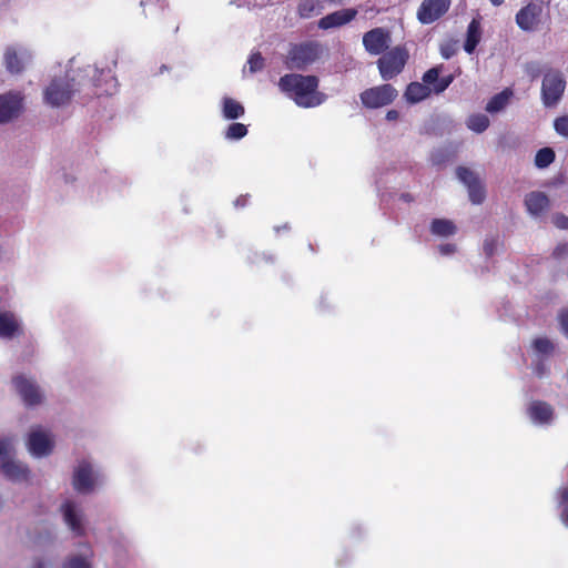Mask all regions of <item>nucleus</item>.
<instances>
[{
    "mask_svg": "<svg viewBox=\"0 0 568 568\" xmlns=\"http://www.w3.org/2000/svg\"><path fill=\"white\" fill-rule=\"evenodd\" d=\"M318 84V78L312 74L288 73L278 80L280 90L305 109L318 106L325 101V94L317 91Z\"/></svg>",
    "mask_w": 568,
    "mask_h": 568,
    "instance_id": "obj_1",
    "label": "nucleus"
},
{
    "mask_svg": "<svg viewBox=\"0 0 568 568\" xmlns=\"http://www.w3.org/2000/svg\"><path fill=\"white\" fill-rule=\"evenodd\" d=\"M323 53L320 42L307 40L300 43H292L285 58V65L290 70L305 71L316 62Z\"/></svg>",
    "mask_w": 568,
    "mask_h": 568,
    "instance_id": "obj_2",
    "label": "nucleus"
},
{
    "mask_svg": "<svg viewBox=\"0 0 568 568\" xmlns=\"http://www.w3.org/2000/svg\"><path fill=\"white\" fill-rule=\"evenodd\" d=\"M409 52L405 45H397L383 53L377 60V68L383 80L388 81L403 72Z\"/></svg>",
    "mask_w": 568,
    "mask_h": 568,
    "instance_id": "obj_3",
    "label": "nucleus"
},
{
    "mask_svg": "<svg viewBox=\"0 0 568 568\" xmlns=\"http://www.w3.org/2000/svg\"><path fill=\"white\" fill-rule=\"evenodd\" d=\"M78 91L74 79L68 75L54 78L44 91V100L52 106L64 105L70 102L74 92Z\"/></svg>",
    "mask_w": 568,
    "mask_h": 568,
    "instance_id": "obj_4",
    "label": "nucleus"
},
{
    "mask_svg": "<svg viewBox=\"0 0 568 568\" xmlns=\"http://www.w3.org/2000/svg\"><path fill=\"white\" fill-rule=\"evenodd\" d=\"M566 80L559 70H548L544 73L541 99L546 106H555L564 95Z\"/></svg>",
    "mask_w": 568,
    "mask_h": 568,
    "instance_id": "obj_5",
    "label": "nucleus"
},
{
    "mask_svg": "<svg viewBox=\"0 0 568 568\" xmlns=\"http://www.w3.org/2000/svg\"><path fill=\"white\" fill-rule=\"evenodd\" d=\"M397 94V90L392 84L386 83L364 90L359 98L365 108L379 109L393 103Z\"/></svg>",
    "mask_w": 568,
    "mask_h": 568,
    "instance_id": "obj_6",
    "label": "nucleus"
},
{
    "mask_svg": "<svg viewBox=\"0 0 568 568\" xmlns=\"http://www.w3.org/2000/svg\"><path fill=\"white\" fill-rule=\"evenodd\" d=\"M458 179L467 186L469 200L473 204H481L486 199V190L478 175L465 166L456 170Z\"/></svg>",
    "mask_w": 568,
    "mask_h": 568,
    "instance_id": "obj_7",
    "label": "nucleus"
},
{
    "mask_svg": "<svg viewBox=\"0 0 568 568\" xmlns=\"http://www.w3.org/2000/svg\"><path fill=\"white\" fill-rule=\"evenodd\" d=\"M450 0H423L417 19L423 24H430L442 18L449 9Z\"/></svg>",
    "mask_w": 568,
    "mask_h": 568,
    "instance_id": "obj_8",
    "label": "nucleus"
},
{
    "mask_svg": "<svg viewBox=\"0 0 568 568\" xmlns=\"http://www.w3.org/2000/svg\"><path fill=\"white\" fill-rule=\"evenodd\" d=\"M27 446L31 455L43 457L52 453L54 443L47 432L37 428L30 432Z\"/></svg>",
    "mask_w": 568,
    "mask_h": 568,
    "instance_id": "obj_9",
    "label": "nucleus"
},
{
    "mask_svg": "<svg viewBox=\"0 0 568 568\" xmlns=\"http://www.w3.org/2000/svg\"><path fill=\"white\" fill-rule=\"evenodd\" d=\"M542 4L539 1L529 2L516 14V23L524 31H532L540 21Z\"/></svg>",
    "mask_w": 568,
    "mask_h": 568,
    "instance_id": "obj_10",
    "label": "nucleus"
},
{
    "mask_svg": "<svg viewBox=\"0 0 568 568\" xmlns=\"http://www.w3.org/2000/svg\"><path fill=\"white\" fill-rule=\"evenodd\" d=\"M12 382L18 394L27 406L30 407L41 404L43 395L34 382L26 378L24 376H17Z\"/></svg>",
    "mask_w": 568,
    "mask_h": 568,
    "instance_id": "obj_11",
    "label": "nucleus"
},
{
    "mask_svg": "<svg viewBox=\"0 0 568 568\" xmlns=\"http://www.w3.org/2000/svg\"><path fill=\"white\" fill-rule=\"evenodd\" d=\"M390 41L389 32L383 28H375L367 31L363 37V44L371 54L384 53Z\"/></svg>",
    "mask_w": 568,
    "mask_h": 568,
    "instance_id": "obj_12",
    "label": "nucleus"
},
{
    "mask_svg": "<svg viewBox=\"0 0 568 568\" xmlns=\"http://www.w3.org/2000/svg\"><path fill=\"white\" fill-rule=\"evenodd\" d=\"M22 109L20 93L8 92L0 95V124L17 118Z\"/></svg>",
    "mask_w": 568,
    "mask_h": 568,
    "instance_id": "obj_13",
    "label": "nucleus"
},
{
    "mask_svg": "<svg viewBox=\"0 0 568 568\" xmlns=\"http://www.w3.org/2000/svg\"><path fill=\"white\" fill-rule=\"evenodd\" d=\"M356 16L357 10L354 8L337 10L321 18L318 21V28L323 30L338 28L349 23Z\"/></svg>",
    "mask_w": 568,
    "mask_h": 568,
    "instance_id": "obj_14",
    "label": "nucleus"
},
{
    "mask_svg": "<svg viewBox=\"0 0 568 568\" xmlns=\"http://www.w3.org/2000/svg\"><path fill=\"white\" fill-rule=\"evenodd\" d=\"M524 203L527 212L534 217L541 216L550 207L549 197L541 191H532L526 194Z\"/></svg>",
    "mask_w": 568,
    "mask_h": 568,
    "instance_id": "obj_15",
    "label": "nucleus"
},
{
    "mask_svg": "<svg viewBox=\"0 0 568 568\" xmlns=\"http://www.w3.org/2000/svg\"><path fill=\"white\" fill-rule=\"evenodd\" d=\"M73 487L79 493H90L94 487L92 467L88 462H82L73 474Z\"/></svg>",
    "mask_w": 568,
    "mask_h": 568,
    "instance_id": "obj_16",
    "label": "nucleus"
},
{
    "mask_svg": "<svg viewBox=\"0 0 568 568\" xmlns=\"http://www.w3.org/2000/svg\"><path fill=\"white\" fill-rule=\"evenodd\" d=\"M0 470L9 480L26 481L29 479L30 470L27 465L18 463L13 459L2 460Z\"/></svg>",
    "mask_w": 568,
    "mask_h": 568,
    "instance_id": "obj_17",
    "label": "nucleus"
},
{
    "mask_svg": "<svg viewBox=\"0 0 568 568\" xmlns=\"http://www.w3.org/2000/svg\"><path fill=\"white\" fill-rule=\"evenodd\" d=\"M440 68L434 67L427 70L423 75V82L426 84H433L432 91L436 94L444 92L453 82L454 77L452 74L439 79Z\"/></svg>",
    "mask_w": 568,
    "mask_h": 568,
    "instance_id": "obj_18",
    "label": "nucleus"
},
{
    "mask_svg": "<svg viewBox=\"0 0 568 568\" xmlns=\"http://www.w3.org/2000/svg\"><path fill=\"white\" fill-rule=\"evenodd\" d=\"M440 68L434 67L427 70L423 75V82L426 84H433L432 91L436 94L444 92L453 82L454 77L452 74L439 79Z\"/></svg>",
    "mask_w": 568,
    "mask_h": 568,
    "instance_id": "obj_19",
    "label": "nucleus"
},
{
    "mask_svg": "<svg viewBox=\"0 0 568 568\" xmlns=\"http://www.w3.org/2000/svg\"><path fill=\"white\" fill-rule=\"evenodd\" d=\"M61 511L63 513V518L69 528L77 535H84V527L82 525L81 518L78 516L75 511V505L71 500H65L61 505Z\"/></svg>",
    "mask_w": 568,
    "mask_h": 568,
    "instance_id": "obj_20",
    "label": "nucleus"
},
{
    "mask_svg": "<svg viewBox=\"0 0 568 568\" xmlns=\"http://www.w3.org/2000/svg\"><path fill=\"white\" fill-rule=\"evenodd\" d=\"M21 333L20 324L12 312H0V337L12 338Z\"/></svg>",
    "mask_w": 568,
    "mask_h": 568,
    "instance_id": "obj_21",
    "label": "nucleus"
},
{
    "mask_svg": "<svg viewBox=\"0 0 568 568\" xmlns=\"http://www.w3.org/2000/svg\"><path fill=\"white\" fill-rule=\"evenodd\" d=\"M528 414L534 422L546 424L552 419L554 409L546 402L535 400L529 405Z\"/></svg>",
    "mask_w": 568,
    "mask_h": 568,
    "instance_id": "obj_22",
    "label": "nucleus"
},
{
    "mask_svg": "<svg viewBox=\"0 0 568 568\" xmlns=\"http://www.w3.org/2000/svg\"><path fill=\"white\" fill-rule=\"evenodd\" d=\"M429 85L430 84H426L425 82H410L404 93L406 101L409 103H418L427 99L432 93Z\"/></svg>",
    "mask_w": 568,
    "mask_h": 568,
    "instance_id": "obj_23",
    "label": "nucleus"
},
{
    "mask_svg": "<svg viewBox=\"0 0 568 568\" xmlns=\"http://www.w3.org/2000/svg\"><path fill=\"white\" fill-rule=\"evenodd\" d=\"M481 38L480 22L477 19H473L467 28L466 41L464 49L467 53H473L478 45Z\"/></svg>",
    "mask_w": 568,
    "mask_h": 568,
    "instance_id": "obj_24",
    "label": "nucleus"
},
{
    "mask_svg": "<svg viewBox=\"0 0 568 568\" xmlns=\"http://www.w3.org/2000/svg\"><path fill=\"white\" fill-rule=\"evenodd\" d=\"M244 106L236 100L225 97L222 100V113L227 120H236L244 115Z\"/></svg>",
    "mask_w": 568,
    "mask_h": 568,
    "instance_id": "obj_25",
    "label": "nucleus"
},
{
    "mask_svg": "<svg viewBox=\"0 0 568 568\" xmlns=\"http://www.w3.org/2000/svg\"><path fill=\"white\" fill-rule=\"evenodd\" d=\"M4 63L7 70L12 74H18L23 71L24 64L22 59L18 55L16 49L8 48L4 52Z\"/></svg>",
    "mask_w": 568,
    "mask_h": 568,
    "instance_id": "obj_26",
    "label": "nucleus"
},
{
    "mask_svg": "<svg viewBox=\"0 0 568 568\" xmlns=\"http://www.w3.org/2000/svg\"><path fill=\"white\" fill-rule=\"evenodd\" d=\"M456 225L446 219H435L430 224V231L435 235L449 236L456 233Z\"/></svg>",
    "mask_w": 568,
    "mask_h": 568,
    "instance_id": "obj_27",
    "label": "nucleus"
},
{
    "mask_svg": "<svg viewBox=\"0 0 568 568\" xmlns=\"http://www.w3.org/2000/svg\"><path fill=\"white\" fill-rule=\"evenodd\" d=\"M513 92L509 89H505L504 91L494 95L486 105V110L490 113L498 112L503 110L511 97Z\"/></svg>",
    "mask_w": 568,
    "mask_h": 568,
    "instance_id": "obj_28",
    "label": "nucleus"
},
{
    "mask_svg": "<svg viewBox=\"0 0 568 568\" xmlns=\"http://www.w3.org/2000/svg\"><path fill=\"white\" fill-rule=\"evenodd\" d=\"M322 6L318 0H303L298 3L297 12L301 18H312L315 14L321 13Z\"/></svg>",
    "mask_w": 568,
    "mask_h": 568,
    "instance_id": "obj_29",
    "label": "nucleus"
},
{
    "mask_svg": "<svg viewBox=\"0 0 568 568\" xmlns=\"http://www.w3.org/2000/svg\"><path fill=\"white\" fill-rule=\"evenodd\" d=\"M555 151L551 148H542L536 153L535 165L538 169H545L555 161Z\"/></svg>",
    "mask_w": 568,
    "mask_h": 568,
    "instance_id": "obj_30",
    "label": "nucleus"
},
{
    "mask_svg": "<svg viewBox=\"0 0 568 568\" xmlns=\"http://www.w3.org/2000/svg\"><path fill=\"white\" fill-rule=\"evenodd\" d=\"M489 125V119L485 114H473L467 120V126L477 133L484 132Z\"/></svg>",
    "mask_w": 568,
    "mask_h": 568,
    "instance_id": "obj_31",
    "label": "nucleus"
},
{
    "mask_svg": "<svg viewBox=\"0 0 568 568\" xmlns=\"http://www.w3.org/2000/svg\"><path fill=\"white\" fill-rule=\"evenodd\" d=\"M532 348L537 354L550 355L555 349V345L547 337H537L532 341Z\"/></svg>",
    "mask_w": 568,
    "mask_h": 568,
    "instance_id": "obj_32",
    "label": "nucleus"
},
{
    "mask_svg": "<svg viewBox=\"0 0 568 568\" xmlns=\"http://www.w3.org/2000/svg\"><path fill=\"white\" fill-rule=\"evenodd\" d=\"M246 134V125L240 122L231 123L225 131V138L229 140H240L244 138Z\"/></svg>",
    "mask_w": 568,
    "mask_h": 568,
    "instance_id": "obj_33",
    "label": "nucleus"
},
{
    "mask_svg": "<svg viewBox=\"0 0 568 568\" xmlns=\"http://www.w3.org/2000/svg\"><path fill=\"white\" fill-rule=\"evenodd\" d=\"M524 71H525L526 75L531 81H534V80L538 79L541 75V73L544 72V68L540 64V62H538V61H530V62H527L524 65Z\"/></svg>",
    "mask_w": 568,
    "mask_h": 568,
    "instance_id": "obj_34",
    "label": "nucleus"
},
{
    "mask_svg": "<svg viewBox=\"0 0 568 568\" xmlns=\"http://www.w3.org/2000/svg\"><path fill=\"white\" fill-rule=\"evenodd\" d=\"M248 67L252 73L261 71L265 65V60L260 52H254L248 58Z\"/></svg>",
    "mask_w": 568,
    "mask_h": 568,
    "instance_id": "obj_35",
    "label": "nucleus"
},
{
    "mask_svg": "<svg viewBox=\"0 0 568 568\" xmlns=\"http://www.w3.org/2000/svg\"><path fill=\"white\" fill-rule=\"evenodd\" d=\"M554 128L559 135L568 138V115L557 118Z\"/></svg>",
    "mask_w": 568,
    "mask_h": 568,
    "instance_id": "obj_36",
    "label": "nucleus"
},
{
    "mask_svg": "<svg viewBox=\"0 0 568 568\" xmlns=\"http://www.w3.org/2000/svg\"><path fill=\"white\" fill-rule=\"evenodd\" d=\"M497 246H498L497 239H495V237L486 239L484 242V246H483V250H484V253L486 254V256L491 257L496 253Z\"/></svg>",
    "mask_w": 568,
    "mask_h": 568,
    "instance_id": "obj_37",
    "label": "nucleus"
},
{
    "mask_svg": "<svg viewBox=\"0 0 568 568\" xmlns=\"http://www.w3.org/2000/svg\"><path fill=\"white\" fill-rule=\"evenodd\" d=\"M63 568H90V565L81 557H72L64 564Z\"/></svg>",
    "mask_w": 568,
    "mask_h": 568,
    "instance_id": "obj_38",
    "label": "nucleus"
},
{
    "mask_svg": "<svg viewBox=\"0 0 568 568\" xmlns=\"http://www.w3.org/2000/svg\"><path fill=\"white\" fill-rule=\"evenodd\" d=\"M552 224L559 230H568V216L564 213L552 215Z\"/></svg>",
    "mask_w": 568,
    "mask_h": 568,
    "instance_id": "obj_39",
    "label": "nucleus"
},
{
    "mask_svg": "<svg viewBox=\"0 0 568 568\" xmlns=\"http://www.w3.org/2000/svg\"><path fill=\"white\" fill-rule=\"evenodd\" d=\"M10 449H11L10 439H8V438H0V463L2 460L11 459L9 457Z\"/></svg>",
    "mask_w": 568,
    "mask_h": 568,
    "instance_id": "obj_40",
    "label": "nucleus"
},
{
    "mask_svg": "<svg viewBox=\"0 0 568 568\" xmlns=\"http://www.w3.org/2000/svg\"><path fill=\"white\" fill-rule=\"evenodd\" d=\"M558 321L562 334L568 338V308H565L559 313Z\"/></svg>",
    "mask_w": 568,
    "mask_h": 568,
    "instance_id": "obj_41",
    "label": "nucleus"
},
{
    "mask_svg": "<svg viewBox=\"0 0 568 568\" xmlns=\"http://www.w3.org/2000/svg\"><path fill=\"white\" fill-rule=\"evenodd\" d=\"M568 254V243H559L552 251V257L560 260Z\"/></svg>",
    "mask_w": 568,
    "mask_h": 568,
    "instance_id": "obj_42",
    "label": "nucleus"
},
{
    "mask_svg": "<svg viewBox=\"0 0 568 568\" xmlns=\"http://www.w3.org/2000/svg\"><path fill=\"white\" fill-rule=\"evenodd\" d=\"M546 372L547 367L545 363L542 361H538L534 366V373L536 374V376L541 378L542 376H545Z\"/></svg>",
    "mask_w": 568,
    "mask_h": 568,
    "instance_id": "obj_43",
    "label": "nucleus"
},
{
    "mask_svg": "<svg viewBox=\"0 0 568 568\" xmlns=\"http://www.w3.org/2000/svg\"><path fill=\"white\" fill-rule=\"evenodd\" d=\"M455 251H456V245L455 244H442V245H439V252L443 255L452 254Z\"/></svg>",
    "mask_w": 568,
    "mask_h": 568,
    "instance_id": "obj_44",
    "label": "nucleus"
},
{
    "mask_svg": "<svg viewBox=\"0 0 568 568\" xmlns=\"http://www.w3.org/2000/svg\"><path fill=\"white\" fill-rule=\"evenodd\" d=\"M247 201H248V195H241L235 200L234 204L236 207H244L246 205Z\"/></svg>",
    "mask_w": 568,
    "mask_h": 568,
    "instance_id": "obj_45",
    "label": "nucleus"
},
{
    "mask_svg": "<svg viewBox=\"0 0 568 568\" xmlns=\"http://www.w3.org/2000/svg\"><path fill=\"white\" fill-rule=\"evenodd\" d=\"M399 118V112L396 110H389L386 113V120L396 121Z\"/></svg>",
    "mask_w": 568,
    "mask_h": 568,
    "instance_id": "obj_46",
    "label": "nucleus"
},
{
    "mask_svg": "<svg viewBox=\"0 0 568 568\" xmlns=\"http://www.w3.org/2000/svg\"><path fill=\"white\" fill-rule=\"evenodd\" d=\"M454 50L450 47H442V55L445 59H449L454 54Z\"/></svg>",
    "mask_w": 568,
    "mask_h": 568,
    "instance_id": "obj_47",
    "label": "nucleus"
},
{
    "mask_svg": "<svg viewBox=\"0 0 568 568\" xmlns=\"http://www.w3.org/2000/svg\"><path fill=\"white\" fill-rule=\"evenodd\" d=\"M561 503L568 505V487H565L560 491Z\"/></svg>",
    "mask_w": 568,
    "mask_h": 568,
    "instance_id": "obj_48",
    "label": "nucleus"
},
{
    "mask_svg": "<svg viewBox=\"0 0 568 568\" xmlns=\"http://www.w3.org/2000/svg\"><path fill=\"white\" fill-rule=\"evenodd\" d=\"M561 519L564 524L568 527V506H566L561 514Z\"/></svg>",
    "mask_w": 568,
    "mask_h": 568,
    "instance_id": "obj_49",
    "label": "nucleus"
},
{
    "mask_svg": "<svg viewBox=\"0 0 568 568\" xmlns=\"http://www.w3.org/2000/svg\"><path fill=\"white\" fill-rule=\"evenodd\" d=\"M32 568H45V565L42 560L34 561Z\"/></svg>",
    "mask_w": 568,
    "mask_h": 568,
    "instance_id": "obj_50",
    "label": "nucleus"
},
{
    "mask_svg": "<svg viewBox=\"0 0 568 568\" xmlns=\"http://www.w3.org/2000/svg\"><path fill=\"white\" fill-rule=\"evenodd\" d=\"M489 1L495 7H499L505 2V0H489Z\"/></svg>",
    "mask_w": 568,
    "mask_h": 568,
    "instance_id": "obj_51",
    "label": "nucleus"
},
{
    "mask_svg": "<svg viewBox=\"0 0 568 568\" xmlns=\"http://www.w3.org/2000/svg\"><path fill=\"white\" fill-rule=\"evenodd\" d=\"M402 199H404L405 201H408V202L413 200L410 194H402Z\"/></svg>",
    "mask_w": 568,
    "mask_h": 568,
    "instance_id": "obj_52",
    "label": "nucleus"
}]
</instances>
